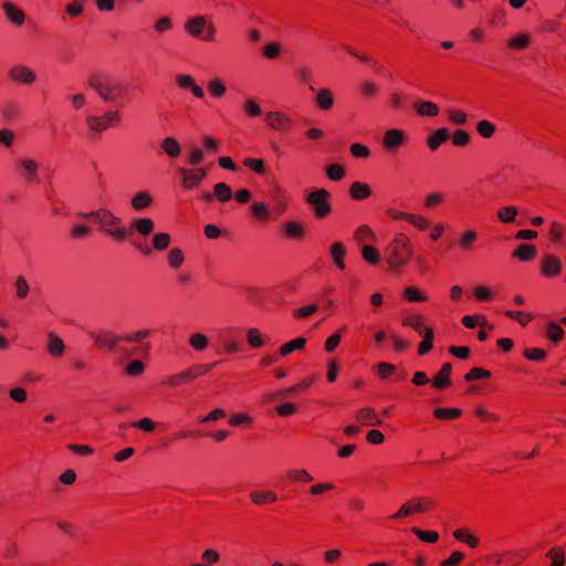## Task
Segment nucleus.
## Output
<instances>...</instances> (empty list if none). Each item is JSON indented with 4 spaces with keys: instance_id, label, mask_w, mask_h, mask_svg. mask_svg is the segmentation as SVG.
I'll list each match as a JSON object with an SVG mask.
<instances>
[{
    "instance_id": "obj_20",
    "label": "nucleus",
    "mask_w": 566,
    "mask_h": 566,
    "mask_svg": "<svg viewBox=\"0 0 566 566\" xmlns=\"http://www.w3.org/2000/svg\"><path fill=\"white\" fill-rule=\"evenodd\" d=\"M451 373L452 365L450 363H444L439 373L433 378V387L438 390L448 388L451 384Z\"/></svg>"
},
{
    "instance_id": "obj_11",
    "label": "nucleus",
    "mask_w": 566,
    "mask_h": 566,
    "mask_svg": "<svg viewBox=\"0 0 566 566\" xmlns=\"http://www.w3.org/2000/svg\"><path fill=\"white\" fill-rule=\"evenodd\" d=\"M268 127L274 132H286L294 126V119L281 111H269L264 114Z\"/></svg>"
},
{
    "instance_id": "obj_10",
    "label": "nucleus",
    "mask_w": 566,
    "mask_h": 566,
    "mask_svg": "<svg viewBox=\"0 0 566 566\" xmlns=\"http://www.w3.org/2000/svg\"><path fill=\"white\" fill-rule=\"evenodd\" d=\"M178 175L181 177L180 185L184 189L190 190L199 186L207 177L208 171L203 167L187 169L179 167L177 169Z\"/></svg>"
},
{
    "instance_id": "obj_36",
    "label": "nucleus",
    "mask_w": 566,
    "mask_h": 566,
    "mask_svg": "<svg viewBox=\"0 0 566 566\" xmlns=\"http://www.w3.org/2000/svg\"><path fill=\"white\" fill-rule=\"evenodd\" d=\"M188 343L196 352H205L209 347V338L201 332L190 334Z\"/></svg>"
},
{
    "instance_id": "obj_34",
    "label": "nucleus",
    "mask_w": 566,
    "mask_h": 566,
    "mask_svg": "<svg viewBox=\"0 0 566 566\" xmlns=\"http://www.w3.org/2000/svg\"><path fill=\"white\" fill-rule=\"evenodd\" d=\"M305 345H306V338L296 337V338L283 344L279 349V354L282 357H286L294 352L302 350L305 347Z\"/></svg>"
},
{
    "instance_id": "obj_50",
    "label": "nucleus",
    "mask_w": 566,
    "mask_h": 566,
    "mask_svg": "<svg viewBox=\"0 0 566 566\" xmlns=\"http://www.w3.org/2000/svg\"><path fill=\"white\" fill-rule=\"evenodd\" d=\"M518 210L515 206H505L497 210V219L503 223H512L515 221Z\"/></svg>"
},
{
    "instance_id": "obj_17",
    "label": "nucleus",
    "mask_w": 566,
    "mask_h": 566,
    "mask_svg": "<svg viewBox=\"0 0 566 566\" xmlns=\"http://www.w3.org/2000/svg\"><path fill=\"white\" fill-rule=\"evenodd\" d=\"M355 419L361 426L376 427L382 424V420L378 417L377 411L373 407L358 409Z\"/></svg>"
},
{
    "instance_id": "obj_19",
    "label": "nucleus",
    "mask_w": 566,
    "mask_h": 566,
    "mask_svg": "<svg viewBox=\"0 0 566 566\" xmlns=\"http://www.w3.org/2000/svg\"><path fill=\"white\" fill-rule=\"evenodd\" d=\"M316 106L324 112L331 111L334 107L335 98L331 88H319L315 96Z\"/></svg>"
},
{
    "instance_id": "obj_64",
    "label": "nucleus",
    "mask_w": 566,
    "mask_h": 566,
    "mask_svg": "<svg viewBox=\"0 0 566 566\" xmlns=\"http://www.w3.org/2000/svg\"><path fill=\"white\" fill-rule=\"evenodd\" d=\"M326 175L331 180H342L345 177V168L340 164H332L327 166Z\"/></svg>"
},
{
    "instance_id": "obj_54",
    "label": "nucleus",
    "mask_w": 566,
    "mask_h": 566,
    "mask_svg": "<svg viewBox=\"0 0 566 566\" xmlns=\"http://www.w3.org/2000/svg\"><path fill=\"white\" fill-rule=\"evenodd\" d=\"M213 195L220 202H227L232 197V189L226 182H218L213 187Z\"/></svg>"
},
{
    "instance_id": "obj_27",
    "label": "nucleus",
    "mask_w": 566,
    "mask_h": 566,
    "mask_svg": "<svg viewBox=\"0 0 566 566\" xmlns=\"http://www.w3.org/2000/svg\"><path fill=\"white\" fill-rule=\"evenodd\" d=\"M153 196L148 191H139L133 196L130 206L135 211L147 209L153 203Z\"/></svg>"
},
{
    "instance_id": "obj_23",
    "label": "nucleus",
    "mask_w": 566,
    "mask_h": 566,
    "mask_svg": "<svg viewBox=\"0 0 566 566\" xmlns=\"http://www.w3.org/2000/svg\"><path fill=\"white\" fill-rule=\"evenodd\" d=\"M349 196L354 200H365L371 196V188L368 184L354 181L349 187Z\"/></svg>"
},
{
    "instance_id": "obj_61",
    "label": "nucleus",
    "mask_w": 566,
    "mask_h": 566,
    "mask_svg": "<svg viewBox=\"0 0 566 566\" xmlns=\"http://www.w3.org/2000/svg\"><path fill=\"white\" fill-rule=\"evenodd\" d=\"M190 381L191 380H190L188 371L186 369L181 373L170 376L166 381H164V385L169 386V387H178V386H181V385L190 382Z\"/></svg>"
},
{
    "instance_id": "obj_28",
    "label": "nucleus",
    "mask_w": 566,
    "mask_h": 566,
    "mask_svg": "<svg viewBox=\"0 0 566 566\" xmlns=\"http://www.w3.org/2000/svg\"><path fill=\"white\" fill-rule=\"evenodd\" d=\"M537 254L536 247L533 244L522 243L520 244L512 255L522 262L532 261Z\"/></svg>"
},
{
    "instance_id": "obj_35",
    "label": "nucleus",
    "mask_w": 566,
    "mask_h": 566,
    "mask_svg": "<svg viewBox=\"0 0 566 566\" xmlns=\"http://www.w3.org/2000/svg\"><path fill=\"white\" fill-rule=\"evenodd\" d=\"M413 108L420 116L434 117L439 114L438 105L428 101L415 102Z\"/></svg>"
},
{
    "instance_id": "obj_52",
    "label": "nucleus",
    "mask_w": 566,
    "mask_h": 566,
    "mask_svg": "<svg viewBox=\"0 0 566 566\" xmlns=\"http://www.w3.org/2000/svg\"><path fill=\"white\" fill-rule=\"evenodd\" d=\"M290 480L298 483H310L314 480L313 475L305 469H291L286 472Z\"/></svg>"
},
{
    "instance_id": "obj_22",
    "label": "nucleus",
    "mask_w": 566,
    "mask_h": 566,
    "mask_svg": "<svg viewBox=\"0 0 566 566\" xmlns=\"http://www.w3.org/2000/svg\"><path fill=\"white\" fill-rule=\"evenodd\" d=\"M2 9L4 11L6 17L8 20L13 23L14 25H22L25 20L24 12L18 8L12 2H4L2 4Z\"/></svg>"
},
{
    "instance_id": "obj_8",
    "label": "nucleus",
    "mask_w": 566,
    "mask_h": 566,
    "mask_svg": "<svg viewBox=\"0 0 566 566\" xmlns=\"http://www.w3.org/2000/svg\"><path fill=\"white\" fill-rule=\"evenodd\" d=\"M171 237L167 232H156L151 238V245L147 242L136 241L134 242V247L137 251H139L143 255L148 256L153 253V251L161 252L170 245Z\"/></svg>"
},
{
    "instance_id": "obj_33",
    "label": "nucleus",
    "mask_w": 566,
    "mask_h": 566,
    "mask_svg": "<svg viewBox=\"0 0 566 566\" xmlns=\"http://www.w3.org/2000/svg\"><path fill=\"white\" fill-rule=\"evenodd\" d=\"M208 93L212 98H222L227 93V86L224 82L219 77H213L207 83Z\"/></svg>"
},
{
    "instance_id": "obj_60",
    "label": "nucleus",
    "mask_w": 566,
    "mask_h": 566,
    "mask_svg": "<svg viewBox=\"0 0 566 566\" xmlns=\"http://www.w3.org/2000/svg\"><path fill=\"white\" fill-rule=\"evenodd\" d=\"M243 165L259 175H264L266 171L265 163L260 158H245Z\"/></svg>"
},
{
    "instance_id": "obj_58",
    "label": "nucleus",
    "mask_w": 566,
    "mask_h": 566,
    "mask_svg": "<svg viewBox=\"0 0 566 566\" xmlns=\"http://www.w3.org/2000/svg\"><path fill=\"white\" fill-rule=\"evenodd\" d=\"M253 422V418L247 412H235L229 418V424L231 427L250 426Z\"/></svg>"
},
{
    "instance_id": "obj_39",
    "label": "nucleus",
    "mask_w": 566,
    "mask_h": 566,
    "mask_svg": "<svg viewBox=\"0 0 566 566\" xmlns=\"http://www.w3.org/2000/svg\"><path fill=\"white\" fill-rule=\"evenodd\" d=\"M133 228L139 235L147 237L154 231L155 223L150 218H139L133 221Z\"/></svg>"
},
{
    "instance_id": "obj_43",
    "label": "nucleus",
    "mask_w": 566,
    "mask_h": 566,
    "mask_svg": "<svg viewBox=\"0 0 566 566\" xmlns=\"http://www.w3.org/2000/svg\"><path fill=\"white\" fill-rule=\"evenodd\" d=\"M476 133L485 139L492 138L496 133V126L488 119H481L476 123Z\"/></svg>"
},
{
    "instance_id": "obj_5",
    "label": "nucleus",
    "mask_w": 566,
    "mask_h": 566,
    "mask_svg": "<svg viewBox=\"0 0 566 566\" xmlns=\"http://www.w3.org/2000/svg\"><path fill=\"white\" fill-rule=\"evenodd\" d=\"M184 28L189 35L202 41L212 42L216 39L217 29L214 24L202 15L187 20Z\"/></svg>"
},
{
    "instance_id": "obj_51",
    "label": "nucleus",
    "mask_w": 566,
    "mask_h": 566,
    "mask_svg": "<svg viewBox=\"0 0 566 566\" xmlns=\"http://www.w3.org/2000/svg\"><path fill=\"white\" fill-rule=\"evenodd\" d=\"M361 256L365 262L376 265L380 261V252L370 244H364L361 248Z\"/></svg>"
},
{
    "instance_id": "obj_4",
    "label": "nucleus",
    "mask_w": 566,
    "mask_h": 566,
    "mask_svg": "<svg viewBox=\"0 0 566 566\" xmlns=\"http://www.w3.org/2000/svg\"><path fill=\"white\" fill-rule=\"evenodd\" d=\"M84 123L91 138H101L108 129L119 127L123 116L118 109L109 108L101 115H87Z\"/></svg>"
},
{
    "instance_id": "obj_9",
    "label": "nucleus",
    "mask_w": 566,
    "mask_h": 566,
    "mask_svg": "<svg viewBox=\"0 0 566 566\" xmlns=\"http://www.w3.org/2000/svg\"><path fill=\"white\" fill-rule=\"evenodd\" d=\"M8 78L17 85H32L38 76L35 71L27 64H14L8 70Z\"/></svg>"
},
{
    "instance_id": "obj_62",
    "label": "nucleus",
    "mask_w": 566,
    "mask_h": 566,
    "mask_svg": "<svg viewBox=\"0 0 566 566\" xmlns=\"http://www.w3.org/2000/svg\"><path fill=\"white\" fill-rule=\"evenodd\" d=\"M172 20L169 17H161L154 22V31L157 34H164L172 30Z\"/></svg>"
},
{
    "instance_id": "obj_32",
    "label": "nucleus",
    "mask_w": 566,
    "mask_h": 566,
    "mask_svg": "<svg viewBox=\"0 0 566 566\" xmlns=\"http://www.w3.org/2000/svg\"><path fill=\"white\" fill-rule=\"evenodd\" d=\"M449 138V130L447 128H439L436 132H433L428 138H427V145L430 150L434 151L437 150L444 142H447Z\"/></svg>"
},
{
    "instance_id": "obj_37",
    "label": "nucleus",
    "mask_w": 566,
    "mask_h": 566,
    "mask_svg": "<svg viewBox=\"0 0 566 566\" xmlns=\"http://www.w3.org/2000/svg\"><path fill=\"white\" fill-rule=\"evenodd\" d=\"M453 537L467 544L471 548H475L479 546L480 541L476 536H474L469 530L467 528H458L453 532Z\"/></svg>"
},
{
    "instance_id": "obj_30",
    "label": "nucleus",
    "mask_w": 566,
    "mask_h": 566,
    "mask_svg": "<svg viewBox=\"0 0 566 566\" xmlns=\"http://www.w3.org/2000/svg\"><path fill=\"white\" fill-rule=\"evenodd\" d=\"M160 149L170 158H177L181 154V147L175 137H165L160 142Z\"/></svg>"
},
{
    "instance_id": "obj_40",
    "label": "nucleus",
    "mask_w": 566,
    "mask_h": 566,
    "mask_svg": "<svg viewBox=\"0 0 566 566\" xmlns=\"http://www.w3.org/2000/svg\"><path fill=\"white\" fill-rule=\"evenodd\" d=\"M420 336H422V340L419 344L418 354L423 356L432 349L434 337L433 329L426 327Z\"/></svg>"
},
{
    "instance_id": "obj_6",
    "label": "nucleus",
    "mask_w": 566,
    "mask_h": 566,
    "mask_svg": "<svg viewBox=\"0 0 566 566\" xmlns=\"http://www.w3.org/2000/svg\"><path fill=\"white\" fill-rule=\"evenodd\" d=\"M275 206L271 210L269 203L265 202H254L251 206L252 216L261 222L268 221L271 216L279 217L283 214L287 209L286 199L283 196H274Z\"/></svg>"
},
{
    "instance_id": "obj_16",
    "label": "nucleus",
    "mask_w": 566,
    "mask_h": 566,
    "mask_svg": "<svg viewBox=\"0 0 566 566\" xmlns=\"http://www.w3.org/2000/svg\"><path fill=\"white\" fill-rule=\"evenodd\" d=\"M17 171L27 181H36L39 164L31 158H22L17 161Z\"/></svg>"
},
{
    "instance_id": "obj_46",
    "label": "nucleus",
    "mask_w": 566,
    "mask_h": 566,
    "mask_svg": "<svg viewBox=\"0 0 566 566\" xmlns=\"http://www.w3.org/2000/svg\"><path fill=\"white\" fill-rule=\"evenodd\" d=\"M284 231L287 238L295 240H301L305 233L304 226L297 221H289Z\"/></svg>"
},
{
    "instance_id": "obj_48",
    "label": "nucleus",
    "mask_w": 566,
    "mask_h": 566,
    "mask_svg": "<svg viewBox=\"0 0 566 566\" xmlns=\"http://www.w3.org/2000/svg\"><path fill=\"white\" fill-rule=\"evenodd\" d=\"M408 223L420 232L429 230L431 226L430 219L419 213H411Z\"/></svg>"
},
{
    "instance_id": "obj_15",
    "label": "nucleus",
    "mask_w": 566,
    "mask_h": 566,
    "mask_svg": "<svg viewBox=\"0 0 566 566\" xmlns=\"http://www.w3.org/2000/svg\"><path fill=\"white\" fill-rule=\"evenodd\" d=\"M175 83L181 91H189L191 94L199 99L205 98L203 88L197 84L195 77L190 74L180 73L175 76Z\"/></svg>"
},
{
    "instance_id": "obj_63",
    "label": "nucleus",
    "mask_w": 566,
    "mask_h": 566,
    "mask_svg": "<svg viewBox=\"0 0 566 566\" xmlns=\"http://www.w3.org/2000/svg\"><path fill=\"white\" fill-rule=\"evenodd\" d=\"M448 119L454 125H464L468 122V115L461 109L450 108L447 111Z\"/></svg>"
},
{
    "instance_id": "obj_41",
    "label": "nucleus",
    "mask_w": 566,
    "mask_h": 566,
    "mask_svg": "<svg viewBox=\"0 0 566 566\" xmlns=\"http://www.w3.org/2000/svg\"><path fill=\"white\" fill-rule=\"evenodd\" d=\"M402 296L410 303H420L426 302L428 300V295L421 292L416 286H407L402 291Z\"/></svg>"
},
{
    "instance_id": "obj_18",
    "label": "nucleus",
    "mask_w": 566,
    "mask_h": 566,
    "mask_svg": "<svg viewBox=\"0 0 566 566\" xmlns=\"http://www.w3.org/2000/svg\"><path fill=\"white\" fill-rule=\"evenodd\" d=\"M419 513V505L415 496L403 502L398 509V511L392 515L388 516V518L392 521L402 520Z\"/></svg>"
},
{
    "instance_id": "obj_59",
    "label": "nucleus",
    "mask_w": 566,
    "mask_h": 566,
    "mask_svg": "<svg viewBox=\"0 0 566 566\" xmlns=\"http://www.w3.org/2000/svg\"><path fill=\"white\" fill-rule=\"evenodd\" d=\"M149 335H150L149 329H138L133 333L122 334L120 338L123 339V342H126V343H139V342L144 340L145 338H147Z\"/></svg>"
},
{
    "instance_id": "obj_14",
    "label": "nucleus",
    "mask_w": 566,
    "mask_h": 566,
    "mask_svg": "<svg viewBox=\"0 0 566 566\" xmlns=\"http://www.w3.org/2000/svg\"><path fill=\"white\" fill-rule=\"evenodd\" d=\"M563 263L554 254H544L539 261V272L544 277H556L562 273Z\"/></svg>"
},
{
    "instance_id": "obj_42",
    "label": "nucleus",
    "mask_w": 566,
    "mask_h": 566,
    "mask_svg": "<svg viewBox=\"0 0 566 566\" xmlns=\"http://www.w3.org/2000/svg\"><path fill=\"white\" fill-rule=\"evenodd\" d=\"M185 262V254L180 248H172L167 254L168 266L178 270Z\"/></svg>"
},
{
    "instance_id": "obj_13",
    "label": "nucleus",
    "mask_w": 566,
    "mask_h": 566,
    "mask_svg": "<svg viewBox=\"0 0 566 566\" xmlns=\"http://www.w3.org/2000/svg\"><path fill=\"white\" fill-rule=\"evenodd\" d=\"M407 135L398 128H390L385 132L381 144L389 153H396L407 142Z\"/></svg>"
},
{
    "instance_id": "obj_21",
    "label": "nucleus",
    "mask_w": 566,
    "mask_h": 566,
    "mask_svg": "<svg viewBox=\"0 0 566 566\" xmlns=\"http://www.w3.org/2000/svg\"><path fill=\"white\" fill-rule=\"evenodd\" d=\"M401 325L403 327H410L416 331L419 335L423 333L427 327L424 323V316L419 313H410L402 317Z\"/></svg>"
},
{
    "instance_id": "obj_49",
    "label": "nucleus",
    "mask_w": 566,
    "mask_h": 566,
    "mask_svg": "<svg viewBox=\"0 0 566 566\" xmlns=\"http://www.w3.org/2000/svg\"><path fill=\"white\" fill-rule=\"evenodd\" d=\"M462 415L461 409L459 408H436L433 410V416L439 420H453L458 419Z\"/></svg>"
},
{
    "instance_id": "obj_57",
    "label": "nucleus",
    "mask_w": 566,
    "mask_h": 566,
    "mask_svg": "<svg viewBox=\"0 0 566 566\" xmlns=\"http://www.w3.org/2000/svg\"><path fill=\"white\" fill-rule=\"evenodd\" d=\"M243 112L250 118L259 117L262 114L261 106L255 98H248L243 103Z\"/></svg>"
},
{
    "instance_id": "obj_2",
    "label": "nucleus",
    "mask_w": 566,
    "mask_h": 566,
    "mask_svg": "<svg viewBox=\"0 0 566 566\" xmlns=\"http://www.w3.org/2000/svg\"><path fill=\"white\" fill-rule=\"evenodd\" d=\"M87 85L104 103H114L123 99L127 86L116 76L102 71L92 72L87 77Z\"/></svg>"
},
{
    "instance_id": "obj_7",
    "label": "nucleus",
    "mask_w": 566,
    "mask_h": 566,
    "mask_svg": "<svg viewBox=\"0 0 566 566\" xmlns=\"http://www.w3.org/2000/svg\"><path fill=\"white\" fill-rule=\"evenodd\" d=\"M306 202L311 206L314 216L318 219H324L332 212L329 192L326 189L322 188L310 192L306 197Z\"/></svg>"
},
{
    "instance_id": "obj_29",
    "label": "nucleus",
    "mask_w": 566,
    "mask_h": 566,
    "mask_svg": "<svg viewBox=\"0 0 566 566\" xmlns=\"http://www.w3.org/2000/svg\"><path fill=\"white\" fill-rule=\"evenodd\" d=\"M250 500L255 505H263L276 502L277 495L275 492L270 490L253 491L250 493Z\"/></svg>"
},
{
    "instance_id": "obj_1",
    "label": "nucleus",
    "mask_w": 566,
    "mask_h": 566,
    "mask_svg": "<svg viewBox=\"0 0 566 566\" xmlns=\"http://www.w3.org/2000/svg\"><path fill=\"white\" fill-rule=\"evenodd\" d=\"M78 217L94 221L98 226V231L116 243H123L128 238L129 231L124 220L107 208H98L91 212L78 213Z\"/></svg>"
},
{
    "instance_id": "obj_45",
    "label": "nucleus",
    "mask_w": 566,
    "mask_h": 566,
    "mask_svg": "<svg viewBox=\"0 0 566 566\" xmlns=\"http://www.w3.org/2000/svg\"><path fill=\"white\" fill-rule=\"evenodd\" d=\"M566 233V226L558 221H552L549 224V237L554 244H560Z\"/></svg>"
},
{
    "instance_id": "obj_24",
    "label": "nucleus",
    "mask_w": 566,
    "mask_h": 566,
    "mask_svg": "<svg viewBox=\"0 0 566 566\" xmlns=\"http://www.w3.org/2000/svg\"><path fill=\"white\" fill-rule=\"evenodd\" d=\"M247 343L251 348H261L266 344L268 336L258 327H249L245 332Z\"/></svg>"
},
{
    "instance_id": "obj_44",
    "label": "nucleus",
    "mask_w": 566,
    "mask_h": 566,
    "mask_svg": "<svg viewBox=\"0 0 566 566\" xmlns=\"http://www.w3.org/2000/svg\"><path fill=\"white\" fill-rule=\"evenodd\" d=\"M564 329L563 327L554 322L551 321L546 325V337L553 342V343H559L564 338Z\"/></svg>"
},
{
    "instance_id": "obj_25",
    "label": "nucleus",
    "mask_w": 566,
    "mask_h": 566,
    "mask_svg": "<svg viewBox=\"0 0 566 566\" xmlns=\"http://www.w3.org/2000/svg\"><path fill=\"white\" fill-rule=\"evenodd\" d=\"M478 240V232L473 229L464 230L458 240V247L463 252H470Z\"/></svg>"
},
{
    "instance_id": "obj_3",
    "label": "nucleus",
    "mask_w": 566,
    "mask_h": 566,
    "mask_svg": "<svg viewBox=\"0 0 566 566\" xmlns=\"http://www.w3.org/2000/svg\"><path fill=\"white\" fill-rule=\"evenodd\" d=\"M385 261L390 272L407 266L412 259L413 248L409 237L402 232L396 233L384 250Z\"/></svg>"
},
{
    "instance_id": "obj_55",
    "label": "nucleus",
    "mask_w": 566,
    "mask_h": 566,
    "mask_svg": "<svg viewBox=\"0 0 566 566\" xmlns=\"http://www.w3.org/2000/svg\"><path fill=\"white\" fill-rule=\"evenodd\" d=\"M216 365L217 363L192 365L187 369L190 380L192 381L196 378L209 373Z\"/></svg>"
},
{
    "instance_id": "obj_26",
    "label": "nucleus",
    "mask_w": 566,
    "mask_h": 566,
    "mask_svg": "<svg viewBox=\"0 0 566 566\" xmlns=\"http://www.w3.org/2000/svg\"><path fill=\"white\" fill-rule=\"evenodd\" d=\"M331 256L336 265V268L340 271L345 270V256L346 249L342 242H334L329 249Z\"/></svg>"
},
{
    "instance_id": "obj_47",
    "label": "nucleus",
    "mask_w": 566,
    "mask_h": 566,
    "mask_svg": "<svg viewBox=\"0 0 566 566\" xmlns=\"http://www.w3.org/2000/svg\"><path fill=\"white\" fill-rule=\"evenodd\" d=\"M546 557L549 558V566H564L565 564V551L560 546H554L546 553Z\"/></svg>"
},
{
    "instance_id": "obj_53",
    "label": "nucleus",
    "mask_w": 566,
    "mask_h": 566,
    "mask_svg": "<svg viewBox=\"0 0 566 566\" xmlns=\"http://www.w3.org/2000/svg\"><path fill=\"white\" fill-rule=\"evenodd\" d=\"M531 43L530 35L520 33L507 40V46L513 50H524Z\"/></svg>"
},
{
    "instance_id": "obj_38",
    "label": "nucleus",
    "mask_w": 566,
    "mask_h": 566,
    "mask_svg": "<svg viewBox=\"0 0 566 566\" xmlns=\"http://www.w3.org/2000/svg\"><path fill=\"white\" fill-rule=\"evenodd\" d=\"M354 239L358 243L374 242L376 240V233L369 226L361 224L355 230Z\"/></svg>"
},
{
    "instance_id": "obj_31",
    "label": "nucleus",
    "mask_w": 566,
    "mask_h": 566,
    "mask_svg": "<svg viewBox=\"0 0 566 566\" xmlns=\"http://www.w3.org/2000/svg\"><path fill=\"white\" fill-rule=\"evenodd\" d=\"M48 353L53 357H62L65 352L64 342L57 335L51 333L46 346Z\"/></svg>"
},
{
    "instance_id": "obj_12",
    "label": "nucleus",
    "mask_w": 566,
    "mask_h": 566,
    "mask_svg": "<svg viewBox=\"0 0 566 566\" xmlns=\"http://www.w3.org/2000/svg\"><path fill=\"white\" fill-rule=\"evenodd\" d=\"M91 337L94 340V344L99 349H106L112 352L116 348V346L123 342L120 335L115 334L108 329H102L96 333H92Z\"/></svg>"
},
{
    "instance_id": "obj_56",
    "label": "nucleus",
    "mask_w": 566,
    "mask_h": 566,
    "mask_svg": "<svg viewBox=\"0 0 566 566\" xmlns=\"http://www.w3.org/2000/svg\"><path fill=\"white\" fill-rule=\"evenodd\" d=\"M446 199L444 193L434 191L430 192L424 197L423 206L428 210H432L440 206Z\"/></svg>"
}]
</instances>
